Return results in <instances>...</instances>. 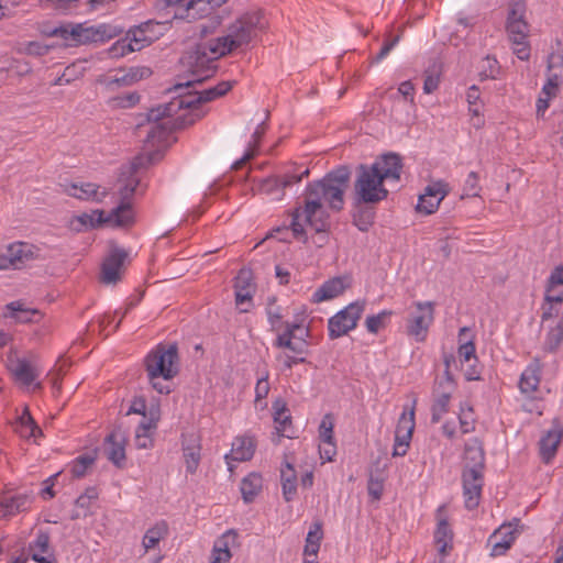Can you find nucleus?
Instances as JSON below:
<instances>
[{
	"label": "nucleus",
	"mask_w": 563,
	"mask_h": 563,
	"mask_svg": "<svg viewBox=\"0 0 563 563\" xmlns=\"http://www.w3.org/2000/svg\"><path fill=\"white\" fill-rule=\"evenodd\" d=\"M264 26L263 16L260 13H246L228 26L225 35L197 44L181 58L183 65L188 68L194 78L185 84H177L175 90L200 84L211 77L216 73V62L220 57L246 46Z\"/></svg>",
	"instance_id": "1"
},
{
	"label": "nucleus",
	"mask_w": 563,
	"mask_h": 563,
	"mask_svg": "<svg viewBox=\"0 0 563 563\" xmlns=\"http://www.w3.org/2000/svg\"><path fill=\"white\" fill-rule=\"evenodd\" d=\"M350 169L339 166L329 172L322 179L308 183L302 194V203L291 212L290 228L296 238L305 235V225L316 232H324L328 227L327 211L323 202L333 211L344 208V192L349 186Z\"/></svg>",
	"instance_id": "2"
},
{
	"label": "nucleus",
	"mask_w": 563,
	"mask_h": 563,
	"mask_svg": "<svg viewBox=\"0 0 563 563\" xmlns=\"http://www.w3.org/2000/svg\"><path fill=\"white\" fill-rule=\"evenodd\" d=\"M139 184L140 180L135 176L129 177L125 184L119 189L121 197L120 203L108 213L102 210H95L91 213H82L76 217L75 221L80 225L76 227V230L93 229L103 224L112 228L131 225L134 222V212L130 200Z\"/></svg>",
	"instance_id": "3"
},
{
	"label": "nucleus",
	"mask_w": 563,
	"mask_h": 563,
	"mask_svg": "<svg viewBox=\"0 0 563 563\" xmlns=\"http://www.w3.org/2000/svg\"><path fill=\"white\" fill-rule=\"evenodd\" d=\"M526 1L510 0L506 20V31L512 44L514 54L521 60L530 58V45L527 41L530 25L526 20Z\"/></svg>",
	"instance_id": "4"
},
{
	"label": "nucleus",
	"mask_w": 563,
	"mask_h": 563,
	"mask_svg": "<svg viewBox=\"0 0 563 563\" xmlns=\"http://www.w3.org/2000/svg\"><path fill=\"white\" fill-rule=\"evenodd\" d=\"M234 81H221L214 87H210L200 92L178 95L170 102L159 104L150 113L151 119H159L164 114L177 113L180 109L197 110V107L205 102L216 100L233 87Z\"/></svg>",
	"instance_id": "5"
},
{
	"label": "nucleus",
	"mask_w": 563,
	"mask_h": 563,
	"mask_svg": "<svg viewBox=\"0 0 563 563\" xmlns=\"http://www.w3.org/2000/svg\"><path fill=\"white\" fill-rule=\"evenodd\" d=\"M384 179L378 174L376 166L361 164L354 181V200L360 203H378L388 196L384 187Z\"/></svg>",
	"instance_id": "6"
},
{
	"label": "nucleus",
	"mask_w": 563,
	"mask_h": 563,
	"mask_svg": "<svg viewBox=\"0 0 563 563\" xmlns=\"http://www.w3.org/2000/svg\"><path fill=\"white\" fill-rule=\"evenodd\" d=\"M178 347L176 344H158L145 357V368L150 379L169 380L178 374Z\"/></svg>",
	"instance_id": "7"
},
{
	"label": "nucleus",
	"mask_w": 563,
	"mask_h": 563,
	"mask_svg": "<svg viewBox=\"0 0 563 563\" xmlns=\"http://www.w3.org/2000/svg\"><path fill=\"white\" fill-rule=\"evenodd\" d=\"M228 0H166L168 7H175L174 18L192 22L211 15Z\"/></svg>",
	"instance_id": "8"
},
{
	"label": "nucleus",
	"mask_w": 563,
	"mask_h": 563,
	"mask_svg": "<svg viewBox=\"0 0 563 563\" xmlns=\"http://www.w3.org/2000/svg\"><path fill=\"white\" fill-rule=\"evenodd\" d=\"M365 309V301L356 300L336 312L328 321L329 338H341L356 328Z\"/></svg>",
	"instance_id": "9"
},
{
	"label": "nucleus",
	"mask_w": 563,
	"mask_h": 563,
	"mask_svg": "<svg viewBox=\"0 0 563 563\" xmlns=\"http://www.w3.org/2000/svg\"><path fill=\"white\" fill-rule=\"evenodd\" d=\"M446 369L444 376L435 383L433 389V404L431 407V422H440L442 416L449 411V405L452 394L455 389V383L450 374V361L445 360Z\"/></svg>",
	"instance_id": "10"
},
{
	"label": "nucleus",
	"mask_w": 563,
	"mask_h": 563,
	"mask_svg": "<svg viewBox=\"0 0 563 563\" xmlns=\"http://www.w3.org/2000/svg\"><path fill=\"white\" fill-rule=\"evenodd\" d=\"M416 310L407 319V333L417 342H423L434 319L432 301L415 302Z\"/></svg>",
	"instance_id": "11"
},
{
	"label": "nucleus",
	"mask_w": 563,
	"mask_h": 563,
	"mask_svg": "<svg viewBox=\"0 0 563 563\" xmlns=\"http://www.w3.org/2000/svg\"><path fill=\"white\" fill-rule=\"evenodd\" d=\"M122 29L115 25L100 23L97 25L86 26L84 24H75L74 44L75 46L88 43H103L122 33Z\"/></svg>",
	"instance_id": "12"
},
{
	"label": "nucleus",
	"mask_w": 563,
	"mask_h": 563,
	"mask_svg": "<svg viewBox=\"0 0 563 563\" xmlns=\"http://www.w3.org/2000/svg\"><path fill=\"white\" fill-rule=\"evenodd\" d=\"M152 74L148 67H131L129 69H119L113 75H101L97 82L104 87L108 92H113L119 88L130 87L141 79L147 78Z\"/></svg>",
	"instance_id": "13"
},
{
	"label": "nucleus",
	"mask_w": 563,
	"mask_h": 563,
	"mask_svg": "<svg viewBox=\"0 0 563 563\" xmlns=\"http://www.w3.org/2000/svg\"><path fill=\"white\" fill-rule=\"evenodd\" d=\"M308 175L309 169L305 168L299 173L288 172L283 176H269L260 181L258 191L271 196L275 200H282L286 188L301 181Z\"/></svg>",
	"instance_id": "14"
},
{
	"label": "nucleus",
	"mask_w": 563,
	"mask_h": 563,
	"mask_svg": "<svg viewBox=\"0 0 563 563\" xmlns=\"http://www.w3.org/2000/svg\"><path fill=\"white\" fill-rule=\"evenodd\" d=\"M448 194L449 185L445 181L431 183L426 187L424 192L419 196L417 211L424 214L434 213Z\"/></svg>",
	"instance_id": "15"
},
{
	"label": "nucleus",
	"mask_w": 563,
	"mask_h": 563,
	"mask_svg": "<svg viewBox=\"0 0 563 563\" xmlns=\"http://www.w3.org/2000/svg\"><path fill=\"white\" fill-rule=\"evenodd\" d=\"M462 483L465 507L473 510L479 505L484 486V473H477L474 470H463Z\"/></svg>",
	"instance_id": "16"
},
{
	"label": "nucleus",
	"mask_w": 563,
	"mask_h": 563,
	"mask_svg": "<svg viewBox=\"0 0 563 563\" xmlns=\"http://www.w3.org/2000/svg\"><path fill=\"white\" fill-rule=\"evenodd\" d=\"M155 108H152L146 113V121L151 123V126L147 131L145 142L151 146L158 145L165 141H167L168 136L176 128V123L170 119L175 113L164 114L159 119H151L150 113Z\"/></svg>",
	"instance_id": "17"
},
{
	"label": "nucleus",
	"mask_w": 563,
	"mask_h": 563,
	"mask_svg": "<svg viewBox=\"0 0 563 563\" xmlns=\"http://www.w3.org/2000/svg\"><path fill=\"white\" fill-rule=\"evenodd\" d=\"M126 257L128 253L123 249L113 247L102 263L101 282L104 284H117L121 279Z\"/></svg>",
	"instance_id": "18"
},
{
	"label": "nucleus",
	"mask_w": 563,
	"mask_h": 563,
	"mask_svg": "<svg viewBox=\"0 0 563 563\" xmlns=\"http://www.w3.org/2000/svg\"><path fill=\"white\" fill-rule=\"evenodd\" d=\"M520 523L519 519H514L512 522L501 525L495 532L489 537L488 541L492 543V555H503L514 543L516 539V527Z\"/></svg>",
	"instance_id": "19"
},
{
	"label": "nucleus",
	"mask_w": 563,
	"mask_h": 563,
	"mask_svg": "<svg viewBox=\"0 0 563 563\" xmlns=\"http://www.w3.org/2000/svg\"><path fill=\"white\" fill-rule=\"evenodd\" d=\"M104 453L107 459L117 467L125 464V437L119 430L111 431L104 439Z\"/></svg>",
	"instance_id": "20"
},
{
	"label": "nucleus",
	"mask_w": 563,
	"mask_h": 563,
	"mask_svg": "<svg viewBox=\"0 0 563 563\" xmlns=\"http://www.w3.org/2000/svg\"><path fill=\"white\" fill-rule=\"evenodd\" d=\"M11 371L16 382L23 386L34 385V389L42 388L41 383H35L41 374V369L31 361L25 358H18L12 363Z\"/></svg>",
	"instance_id": "21"
},
{
	"label": "nucleus",
	"mask_w": 563,
	"mask_h": 563,
	"mask_svg": "<svg viewBox=\"0 0 563 563\" xmlns=\"http://www.w3.org/2000/svg\"><path fill=\"white\" fill-rule=\"evenodd\" d=\"M485 452L483 443L478 438H471L464 448V467L463 470H474L477 473H484Z\"/></svg>",
	"instance_id": "22"
},
{
	"label": "nucleus",
	"mask_w": 563,
	"mask_h": 563,
	"mask_svg": "<svg viewBox=\"0 0 563 563\" xmlns=\"http://www.w3.org/2000/svg\"><path fill=\"white\" fill-rule=\"evenodd\" d=\"M442 507L438 509V525L434 531V543L438 548L439 554L444 558L453 548V531L448 522V519L441 517ZM443 559L439 563H442Z\"/></svg>",
	"instance_id": "23"
},
{
	"label": "nucleus",
	"mask_w": 563,
	"mask_h": 563,
	"mask_svg": "<svg viewBox=\"0 0 563 563\" xmlns=\"http://www.w3.org/2000/svg\"><path fill=\"white\" fill-rule=\"evenodd\" d=\"M159 420L158 408H151L148 419L142 420L135 431V445L137 449H148L153 445L152 432Z\"/></svg>",
	"instance_id": "24"
},
{
	"label": "nucleus",
	"mask_w": 563,
	"mask_h": 563,
	"mask_svg": "<svg viewBox=\"0 0 563 563\" xmlns=\"http://www.w3.org/2000/svg\"><path fill=\"white\" fill-rule=\"evenodd\" d=\"M369 166H376L378 174L384 180L391 179L398 181L400 179L402 163L401 157L398 154H385Z\"/></svg>",
	"instance_id": "25"
},
{
	"label": "nucleus",
	"mask_w": 563,
	"mask_h": 563,
	"mask_svg": "<svg viewBox=\"0 0 563 563\" xmlns=\"http://www.w3.org/2000/svg\"><path fill=\"white\" fill-rule=\"evenodd\" d=\"M275 429L279 437L292 439L296 437V431L292 426L291 415L286 404L278 399L273 404Z\"/></svg>",
	"instance_id": "26"
},
{
	"label": "nucleus",
	"mask_w": 563,
	"mask_h": 563,
	"mask_svg": "<svg viewBox=\"0 0 563 563\" xmlns=\"http://www.w3.org/2000/svg\"><path fill=\"white\" fill-rule=\"evenodd\" d=\"M255 446V440L252 437H236L232 442L230 453L225 455L227 463L230 465V461L245 462L251 460L254 455Z\"/></svg>",
	"instance_id": "27"
},
{
	"label": "nucleus",
	"mask_w": 563,
	"mask_h": 563,
	"mask_svg": "<svg viewBox=\"0 0 563 563\" xmlns=\"http://www.w3.org/2000/svg\"><path fill=\"white\" fill-rule=\"evenodd\" d=\"M31 558L36 563H56V559L51 551L49 536L47 532L40 531L35 539L29 544Z\"/></svg>",
	"instance_id": "28"
},
{
	"label": "nucleus",
	"mask_w": 563,
	"mask_h": 563,
	"mask_svg": "<svg viewBox=\"0 0 563 563\" xmlns=\"http://www.w3.org/2000/svg\"><path fill=\"white\" fill-rule=\"evenodd\" d=\"M31 503V497L24 494L0 496V519L25 511Z\"/></svg>",
	"instance_id": "29"
},
{
	"label": "nucleus",
	"mask_w": 563,
	"mask_h": 563,
	"mask_svg": "<svg viewBox=\"0 0 563 563\" xmlns=\"http://www.w3.org/2000/svg\"><path fill=\"white\" fill-rule=\"evenodd\" d=\"M542 365L539 358H534L521 373L519 389L522 394L530 395L537 391L541 380Z\"/></svg>",
	"instance_id": "30"
},
{
	"label": "nucleus",
	"mask_w": 563,
	"mask_h": 563,
	"mask_svg": "<svg viewBox=\"0 0 563 563\" xmlns=\"http://www.w3.org/2000/svg\"><path fill=\"white\" fill-rule=\"evenodd\" d=\"M9 261L13 262V269H19L29 261L37 257L38 249L26 242H15L7 247Z\"/></svg>",
	"instance_id": "31"
},
{
	"label": "nucleus",
	"mask_w": 563,
	"mask_h": 563,
	"mask_svg": "<svg viewBox=\"0 0 563 563\" xmlns=\"http://www.w3.org/2000/svg\"><path fill=\"white\" fill-rule=\"evenodd\" d=\"M238 533L234 530L224 532L213 545L211 563H228L231 559L230 548L236 545Z\"/></svg>",
	"instance_id": "32"
},
{
	"label": "nucleus",
	"mask_w": 563,
	"mask_h": 563,
	"mask_svg": "<svg viewBox=\"0 0 563 563\" xmlns=\"http://www.w3.org/2000/svg\"><path fill=\"white\" fill-rule=\"evenodd\" d=\"M252 273L250 269H240L234 283L235 303L238 307L251 302L253 298Z\"/></svg>",
	"instance_id": "33"
},
{
	"label": "nucleus",
	"mask_w": 563,
	"mask_h": 563,
	"mask_svg": "<svg viewBox=\"0 0 563 563\" xmlns=\"http://www.w3.org/2000/svg\"><path fill=\"white\" fill-rule=\"evenodd\" d=\"M346 284L342 277H333L324 282L312 295V301L316 303L331 300L342 295Z\"/></svg>",
	"instance_id": "34"
},
{
	"label": "nucleus",
	"mask_w": 563,
	"mask_h": 563,
	"mask_svg": "<svg viewBox=\"0 0 563 563\" xmlns=\"http://www.w3.org/2000/svg\"><path fill=\"white\" fill-rule=\"evenodd\" d=\"M562 440V430L558 427L550 429L539 442L540 456L544 463H549L556 454Z\"/></svg>",
	"instance_id": "35"
},
{
	"label": "nucleus",
	"mask_w": 563,
	"mask_h": 563,
	"mask_svg": "<svg viewBox=\"0 0 563 563\" xmlns=\"http://www.w3.org/2000/svg\"><path fill=\"white\" fill-rule=\"evenodd\" d=\"M457 355L462 362L476 361L475 335L468 327H463L459 331Z\"/></svg>",
	"instance_id": "36"
},
{
	"label": "nucleus",
	"mask_w": 563,
	"mask_h": 563,
	"mask_svg": "<svg viewBox=\"0 0 563 563\" xmlns=\"http://www.w3.org/2000/svg\"><path fill=\"white\" fill-rule=\"evenodd\" d=\"M99 189L98 185L86 183L81 185L71 184L67 191L77 199L101 202L106 198L107 191H100Z\"/></svg>",
	"instance_id": "37"
},
{
	"label": "nucleus",
	"mask_w": 563,
	"mask_h": 563,
	"mask_svg": "<svg viewBox=\"0 0 563 563\" xmlns=\"http://www.w3.org/2000/svg\"><path fill=\"white\" fill-rule=\"evenodd\" d=\"M415 430V409L411 408L409 411L406 409L399 417L394 443H410L412 432Z\"/></svg>",
	"instance_id": "38"
},
{
	"label": "nucleus",
	"mask_w": 563,
	"mask_h": 563,
	"mask_svg": "<svg viewBox=\"0 0 563 563\" xmlns=\"http://www.w3.org/2000/svg\"><path fill=\"white\" fill-rule=\"evenodd\" d=\"M14 430L21 438L34 439L42 435V430L35 423L27 408H24L21 416L18 418Z\"/></svg>",
	"instance_id": "39"
},
{
	"label": "nucleus",
	"mask_w": 563,
	"mask_h": 563,
	"mask_svg": "<svg viewBox=\"0 0 563 563\" xmlns=\"http://www.w3.org/2000/svg\"><path fill=\"white\" fill-rule=\"evenodd\" d=\"M274 346L278 349H287L292 353V355L303 356L308 354V343L303 340V336L290 338L289 332L278 334L274 341Z\"/></svg>",
	"instance_id": "40"
},
{
	"label": "nucleus",
	"mask_w": 563,
	"mask_h": 563,
	"mask_svg": "<svg viewBox=\"0 0 563 563\" xmlns=\"http://www.w3.org/2000/svg\"><path fill=\"white\" fill-rule=\"evenodd\" d=\"M372 205L373 203L356 205V202L354 201L355 211L353 213V223L362 232L368 231V229L374 223L376 212Z\"/></svg>",
	"instance_id": "41"
},
{
	"label": "nucleus",
	"mask_w": 563,
	"mask_h": 563,
	"mask_svg": "<svg viewBox=\"0 0 563 563\" xmlns=\"http://www.w3.org/2000/svg\"><path fill=\"white\" fill-rule=\"evenodd\" d=\"M543 341V350L548 353H555L563 342V320L548 324Z\"/></svg>",
	"instance_id": "42"
},
{
	"label": "nucleus",
	"mask_w": 563,
	"mask_h": 563,
	"mask_svg": "<svg viewBox=\"0 0 563 563\" xmlns=\"http://www.w3.org/2000/svg\"><path fill=\"white\" fill-rule=\"evenodd\" d=\"M262 476L256 473H251L245 476L240 484L242 498L245 503H252L262 489Z\"/></svg>",
	"instance_id": "43"
},
{
	"label": "nucleus",
	"mask_w": 563,
	"mask_h": 563,
	"mask_svg": "<svg viewBox=\"0 0 563 563\" xmlns=\"http://www.w3.org/2000/svg\"><path fill=\"white\" fill-rule=\"evenodd\" d=\"M283 496L286 501H291L297 493V476L291 464L286 463L280 471Z\"/></svg>",
	"instance_id": "44"
},
{
	"label": "nucleus",
	"mask_w": 563,
	"mask_h": 563,
	"mask_svg": "<svg viewBox=\"0 0 563 563\" xmlns=\"http://www.w3.org/2000/svg\"><path fill=\"white\" fill-rule=\"evenodd\" d=\"M145 40L142 38H128L117 41L110 48L109 54L111 57L119 58L128 55L129 53L141 51L144 47Z\"/></svg>",
	"instance_id": "45"
},
{
	"label": "nucleus",
	"mask_w": 563,
	"mask_h": 563,
	"mask_svg": "<svg viewBox=\"0 0 563 563\" xmlns=\"http://www.w3.org/2000/svg\"><path fill=\"white\" fill-rule=\"evenodd\" d=\"M168 533V526L165 521H159L150 528L144 537L142 544L145 551L154 549L158 542L164 539Z\"/></svg>",
	"instance_id": "46"
},
{
	"label": "nucleus",
	"mask_w": 563,
	"mask_h": 563,
	"mask_svg": "<svg viewBox=\"0 0 563 563\" xmlns=\"http://www.w3.org/2000/svg\"><path fill=\"white\" fill-rule=\"evenodd\" d=\"M5 309L8 310L7 317L14 318L18 322L23 323L32 321V317L38 313L37 310L25 307L20 300L8 303Z\"/></svg>",
	"instance_id": "47"
},
{
	"label": "nucleus",
	"mask_w": 563,
	"mask_h": 563,
	"mask_svg": "<svg viewBox=\"0 0 563 563\" xmlns=\"http://www.w3.org/2000/svg\"><path fill=\"white\" fill-rule=\"evenodd\" d=\"M459 421L463 434L471 433L475 430L476 419L472 406L467 402L461 404Z\"/></svg>",
	"instance_id": "48"
},
{
	"label": "nucleus",
	"mask_w": 563,
	"mask_h": 563,
	"mask_svg": "<svg viewBox=\"0 0 563 563\" xmlns=\"http://www.w3.org/2000/svg\"><path fill=\"white\" fill-rule=\"evenodd\" d=\"M140 95L135 91L122 96H115L108 100V106L112 109H130L140 102Z\"/></svg>",
	"instance_id": "49"
},
{
	"label": "nucleus",
	"mask_w": 563,
	"mask_h": 563,
	"mask_svg": "<svg viewBox=\"0 0 563 563\" xmlns=\"http://www.w3.org/2000/svg\"><path fill=\"white\" fill-rule=\"evenodd\" d=\"M394 314L391 310H382L377 314L367 316L365 327L369 333L376 334L382 328L386 327V321Z\"/></svg>",
	"instance_id": "50"
},
{
	"label": "nucleus",
	"mask_w": 563,
	"mask_h": 563,
	"mask_svg": "<svg viewBox=\"0 0 563 563\" xmlns=\"http://www.w3.org/2000/svg\"><path fill=\"white\" fill-rule=\"evenodd\" d=\"M95 457L89 454L79 455L70 465V473L74 477H82L87 470L93 464Z\"/></svg>",
	"instance_id": "51"
},
{
	"label": "nucleus",
	"mask_w": 563,
	"mask_h": 563,
	"mask_svg": "<svg viewBox=\"0 0 563 563\" xmlns=\"http://www.w3.org/2000/svg\"><path fill=\"white\" fill-rule=\"evenodd\" d=\"M440 69L434 64L424 71L423 92L432 93L439 88L440 84Z\"/></svg>",
	"instance_id": "52"
},
{
	"label": "nucleus",
	"mask_w": 563,
	"mask_h": 563,
	"mask_svg": "<svg viewBox=\"0 0 563 563\" xmlns=\"http://www.w3.org/2000/svg\"><path fill=\"white\" fill-rule=\"evenodd\" d=\"M184 457L186 463V471L194 474L200 462V446L184 448Z\"/></svg>",
	"instance_id": "53"
},
{
	"label": "nucleus",
	"mask_w": 563,
	"mask_h": 563,
	"mask_svg": "<svg viewBox=\"0 0 563 563\" xmlns=\"http://www.w3.org/2000/svg\"><path fill=\"white\" fill-rule=\"evenodd\" d=\"M319 438L323 444H332L333 437V421L330 415H325L319 426Z\"/></svg>",
	"instance_id": "54"
},
{
	"label": "nucleus",
	"mask_w": 563,
	"mask_h": 563,
	"mask_svg": "<svg viewBox=\"0 0 563 563\" xmlns=\"http://www.w3.org/2000/svg\"><path fill=\"white\" fill-rule=\"evenodd\" d=\"M75 33V24H65L58 27H54L47 32L49 36L59 37L65 41L66 45L75 46L74 44V35Z\"/></svg>",
	"instance_id": "55"
},
{
	"label": "nucleus",
	"mask_w": 563,
	"mask_h": 563,
	"mask_svg": "<svg viewBox=\"0 0 563 563\" xmlns=\"http://www.w3.org/2000/svg\"><path fill=\"white\" fill-rule=\"evenodd\" d=\"M479 191L481 186L478 175L475 172H471L464 181L462 197H476Z\"/></svg>",
	"instance_id": "56"
},
{
	"label": "nucleus",
	"mask_w": 563,
	"mask_h": 563,
	"mask_svg": "<svg viewBox=\"0 0 563 563\" xmlns=\"http://www.w3.org/2000/svg\"><path fill=\"white\" fill-rule=\"evenodd\" d=\"M276 360L283 365V369L288 371L297 364H303L307 362L305 356L291 355L289 353H280L276 356Z\"/></svg>",
	"instance_id": "57"
},
{
	"label": "nucleus",
	"mask_w": 563,
	"mask_h": 563,
	"mask_svg": "<svg viewBox=\"0 0 563 563\" xmlns=\"http://www.w3.org/2000/svg\"><path fill=\"white\" fill-rule=\"evenodd\" d=\"M383 490H384L383 481L379 479V478H375V477L371 476L369 479H368V484H367L368 495L374 500H379L382 498Z\"/></svg>",
	"instance_id": "58"
},
{
	"label": "nucleus",
	"mask_w": 563,
	"mask_h": 563,
	"mask_svg": "<svg viewBox=\"0 0 563 563\" xmlns=\"http://www.w3.org/2000/svg\"><path fill=\"white\" fill-rule=\"evenodd\" d=\"M400 41V35H395V36H391L389 37L382 46L380 51L378 52V54L376 55V57L374 58V62L375 63H379L380 60H383L385 57L388 56V54L391 52V49L399 43Z\"/></svg>",
	"instance_id": "59"
},
{
	"label": "nucleus",
	"mask_w": 563,
	"mask_h": 563,
	"mask_svg": "<svg viewBox=\"0 0 563 563\" xmlns=\"http://www.w3.org/2000/svg\"><path fill=\"white\" fill-rule=\"evenodd\" d=\"M269 393L268 373L257 379L255 386V401H260L267 397Z\"/></svg>",
	"instance_id": "60"
},
{
	"label": "nucleus",
	"mask_w": 563,
	"mask_h": 563,
	"mask_svg": "<svg viewBox=\"0 0 563 563\" xmlns=\"http://www.w3.org/2000/svg\"><path fill=\"white\" fill-rule=\"evenodd\" d=\"M563 288V265L554 267L548 278L547 288Z\"/></svg>",
	"instance_id": "61"
},
{
	"label": "nucleus",
	"mask_w": 563,
	"mask_h": 563,
	"mask_svg": "<svg viewBox=\"0 0 563 563\" xmlns=\"http://www.w3.org/2000/svg\"><path fill=\"white\" fill-rule=\"evenodd\" d=\"M558 87L559 76L556 74H551L548 77L547 82L543 85L542 92L547 95L548 98L554 97L556 95Z\"/></svg>",
	"instance_id": "62"
},
{
	"label": "nucleus",
	"mask_w": 563,
	"mask_h": 563,
	"mask_svg": "<svg viewBox=\"0 0 563 563\" xmlns=\"http://www.w3.org/2000/svg\"><path fill=\"white\" fill-rule=\"evenodd\" d=\"M398 92L410 103L415 101V86L410 80L402 81L398 87Z\"/></svg>",
	"instance_id": "63"
},
{
	"label": "nucleus",
	"mask_w": 563,
	"mask_h": 563,
	"mask_svg": "<svg viewBox=\"0 0 563 563\" xmlns=\"http://www.w3.org/2000/svg\"><path fill=\"white\" fill-rule=\"evenodd\" d=\"M544 300L547 303L556 302L560 303L563 301V288H547Z\"/></svg>",
	"instance_id": "64"
}]
</instances>
